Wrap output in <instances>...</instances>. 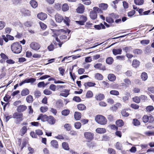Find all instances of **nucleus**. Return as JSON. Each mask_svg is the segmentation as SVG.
I'll list each match as a JSON object with an SVG mask.
<instances>
[{"instance_id":"nucleus-1","label":"nucleus","mask_w":154,"mask_h":154,"mask_svg":"<svg viewBox=\"0 0 154 154\" xmlns=\"http://www.w3.org/2000/svg\"><path fill=\"white\" fill-rule=\"evenodd\" d=\"M12 51L15 54L20 53L22 50V47L19 42H14L11 45Z\"/></svg>"},{"instance_id":"nucleus-2","label":"nucleus","mask_w":154,"mask_h":154,"mask_svg":"<svg viewBox=\"0 0 154 154\" xmlns=\"http://www.w3.org/2000/svg\"><path fill=\"white\" fill-rule=\"evenodd\" d=\"M95 121L100 125H105L106 123V119L105 117L102 115H99L95 117Z\"/></svg>"},{"instance_id":"nucleus-3","label":"nucleus","mask_w":154,"mask_h":154,"mask_svg":"<svg viewBox=\"0 0 154 154\" xmlns=\"http://www.w3.org/2000/svg\"><path fill=\"white\" fill-rule=\"evenodd\" d=\"M23 113H19V112H14L13 115V117L14 119H19L20 120L19 121H17L16 123V124H19L20 121L23 120V119L22 118Z\"/></svg>"},{"instance_id":"nucleus-4","label":"nucleus","mask_w":154,"mask_h":154,"mask_svg":"<svg viewBox=\"0 0 154 154\" xmlns=\"http://www.w3.org/2000/svg\"><path fill=\"white\" fill-rule=\"evenodd\" d=\"M84 135L86 139L88 142L91 141L94 138V134L90 132H86L84 133Z\"/></svg>"},{"instance_id":"nucleus-5","label":"nucleus","mask_w":154,"mask_h":154,"mask_svg":"<svg viewBox=\"0 0 154 154\" xmlns=\"http://www.w3.org/2000/svg\"><path fill=\"white\" fill-rule=\"evenodd\" d=\"M36 81V79L33 78H30L29 79L26 78L24 80L22 81L19 84L20 86H22L23 84L26 83H30L32 84L34 82Z\"/></svg>"},{"instance_id":"nucleus-6","label":"nucleus","mask_w":154,"mask_h":154,"mask_svg":"<svg viewBox=\"0 0 154 154\" xmlns=\"http://www.w3.org/2000/svg\"><path fill=\"white\" fill-rule=\"evenodd\" d=\"M30 47L32 50L37 51L40 49L41 46L39 43L35 42H32L30 44Z\"/></svg>"},{"instance_id":"nucleus-7","label":"nucleus","mask_w":154,"mask_h":154,"mask_svg":"<svg viewBox=\"0 0 154 154\" xmlns=\"http://www.w3.org/2000/svg\"><path fill=\"white\" fill-rule=\"evenodd\" d=\"M48 116L46 115L40 114L37 119V120H41L43 122L47 121Z\"/></svg>"},{"instance_id":"nucleus-8","label":"nucleus","mask_w":154,"mask_h":154,"mask_svg":"<svg viewBox=\"0 0 154 154\" xmlns=\"http://www.w3.org/2000/svg\"><path fill=\"white\" fill-rule=\"evenodd\" d=\"M38 18L40 20H43L47 18V15L46 14L41 12L37 14Z\"/></svg>"},{"instance_id":"nucleus-9","label":"nucleus","mask_w":154,"mask_h":154,"mask_svg":"<svg viewBox=\"0 0 154 154\" xmlns=\"http://www.w3.org/2000/svg\"><path fill=\"white\" fill-rule=\"evenodd\" d=\"M20 12L24 16H29L30 15V11L25 9H22L20 10Z\"/></svg>"},{"instance_id":"nucleus-10","label":"nucleus","mask_w":154,"mask_h":154,"mask_svg":"<svg viewBox=\"0 0 154 154\" xmlns=\"http://www.w3.org/2000/svg\"><path fill=\"white\" fill-rule=\"evenodd\" d=\"M55 18L56 21L58 23H61L63 20V17L60 14H57L55 15Z\"/></svg>"},{"instance_id":"nucleus-11","label":"nucleus","mask_w":154,"mask_h":154,"mask_svg":"<svg viewBox=\"0 0 154 154\" xmlns=\"http://www.w3.org/2000/svg\"><path fill=\"white\" fill-rule=\"evenodd\" d=\"M27 109V107L24 105H21L18 106L17 109V110L18 112H23L25 111Z\"/></svg>"},{"instance_id":"nucleus-12","label":"nucleus","mask_w":154,"mask_h":154,"mask_svg":"<svg viewBox=\"0 0 154 154\" xmlns=\"http://www.w3.org/2000/svg\"><path fill=\"white\" fill-rule=\"evenodd\" d=\"M2 37L3 38V39L6 42H7L8 41V39L10 40H13L14 38L13 36L9 35H7L6 36L5 35H3Z\"/></svg>"},{"instance_id":"nucleus-13","label":"nucleus","mask_w":154,"mask_h":154,"mask_svg":"<svg viewBox=\"0 0 154 154\" xmlns=\"http://www.w3.org/2000/svg\"><path fill=\"white\" fill-rule=\"evenodd\" d=\"M85 9V8L83 5L80 4V5L76 9V11L77 13L81 14L82 13Z\"/></svg>"},{"instance_id":"nucleus-14","label":"nucleus","mask_w":154,"mask_h":154,"mask_svg":"<svg viewBox=\"0 0 154 154\" xmlns=\"http://www.w3.org/2000/svg\"><path fill=\"white\" fill-rule=\"evenodd\" d=\"M47 121L49 124H54L55 122V119L53 116H49L48 117Z\"/></svg>"},{"instance_id":"nucleus-15","label":"nucleus","mask_w":154,"mask_h":154,"mask_svg":"<svg viewBox=\"0 0 154 154\" xmlns=\"http://www.w3.org/2000/svg\"><path fill=\"white\" fill-rule=\"evenodd\" d=\"M112 51L113 54L114 55H116L117 54H121L122 51L121 49H113L112 50Z\"/></svg>"},{"instance_id":"nucleus-16","label":"nucleus","mask_w":154,"mask_h":154,"mask_svg":"<svg viewBox=\"0 0 154 154\" xmlns=\"http://www.w3.org/2000/svg\"><path fill=\"white\" fill-rule=\"evenodd\" d=\"M96 84L94 83H93L91 82H85L84 84V85L86 89L88 88V87H91L94 86Z\"/></svg>"},{"instance_id":"nucleus-17","label":"nucleus","mask_w":154,"mask_h":154,"mask_svg":"<svg viewBox=\"0 0 154 154\" xmlns=\"http://www.w3.org/2000/svg\"><path fill=\"white\" fill-rule=\"evenodd\" d=\"M90 16L91 19L94 20L97 17V14L94 11H92L90 12Z\"/></svg>"},{"instance_id":"nucleus-18","label":"nucleus","mask_w":154,"mask_h":154,"mask_svg":"<svg viewBox=\"0 0 154 154\" xmlns=\"http://www.w3.org/2000/svg\"><path fill=\"white\" fill-rule=\"evenodd\" d=\"M99 7L101 10H106L108 7V5L106 4L102 3L99 4Z\"/></svg>"},{"instance_id":"nucleus-19","label":"nucleus","mask_w":154,"mask_h":154,"mask_svg":"<svg viewBox=\"0 0 154 154\" xmlns=\"http://www.w3.org/2000/svg\"><path fill=\"white\" fill-rule=\"evenodd\" d=\"M116 78L115 75L112 74H110L108 76V79L110 81L113 82L115 81Z\"/></svg>"},{"instance_id":"nucleus-20","label":"nucleus","mask_w":154,"mask_h":154,"mask_svg":"<svg viewBox=\"0 0 154 154\" xmlns=\"http://www.w3.org/2000/svg\"><path fill=\"white\" fill-rule=\"evenodd\" d=\"M74 116L75 119L76 120H79L81 118V114L79 112H75L74 113Z\"/></svg>"},{"instance_id":"nucleus-21","label":"nucleus","mask_w":154,"mask_h":154,"mask_svg":"<svg viewBox=\"0 0 154 154\" xmlns=\"http://www.w3.org/2000/svg\"><path fill=\"white\" fill-rule=\"evenodd\" d=\"M29 93V90L26 88H25L23 89L21 91V95L23 96H25L27 95H28Z\"/></svg>"},{"instance_id":"nucleus-22","label":"nucleus","mask_w":154,"mask_h":154,"mask_svg":"<svg viewBox=\"0 0 154 154\" xmlns=\"http://www.w3.org/2000/svg\"><path fill=\"white\" fill-rule=\"evenodd\" d=\"M95 98L98 100H101L104 98V95L103 94H100L96 96Z\"/></svg>"},{"instance_id":"nucleus-23","label":"nucleus","mask_w":154,"mask_h":154,"mask_svg":"<svg viewBox=\"0 0 154 154\" xmlns=\"http://www.w3.org/2000/svg\"><path fill=\"white\" fill-rule=\"evenodd\" d=\"M140 64V62L137 60H134L132 62V66L136 68Z\"/></svg>"},{"instance_id":"nucleus-24","label":"nucleus","mask_w":154,"mask_h":154,"mask_svg":"<svg viewBox=\"0 0 154 154\" xmlns=\"http://www.w3.org/2000/svg\"><path fill=\"white\" fill-rule=\"evenodd\" d=\"M94 27L96 29L98 30L100 29H105V28L104 26L102 23H101L99 25H95L94 26Z\"/></svg>"},{"instance_id":"nucleus-25","label":"nucleus","mask_w":154,"mask_h":154,"mask_svg":"<svg viewBox=\"0 0 154 154\" xmlns=\"http://www.w3.org/2000/svg\"><path fill=\"white\" fill-rule=\"evenodd\" d=\"M30 4L31 6L33 8H35L38 6L37 2L34 0L31 1L30 2Z\"/></svg>"},{"instance_id":"nucleus-26","label":"nucleus","mask_w":154,"mask_h":154,"mask_svg":"<svg viewBox=\"0 0 154 154\" xmlns=\"http://www.w3.org/2000/svg\"><path fill=\"white\" fill-rule=\"evenodd\" d=\"M141 77L143 81H146L148 79L147 74L145 72H142L141 75Z\"/></svg>"},{"instance_id":"nucleus-27","label":"nucleus","mask_w":154,"mask_h":154,"mask_svg":"<svg viewBox=\"0 0 154 154\" xmlns=\"http://www.w3.org/2000/svg\"><path fill=\"white\" fill-rule=\"evenodd\" d=\"M96 131L98 133L103 134L106 132V130L104 128H98L96 130Z\"/></svg>"},{"instance_id":"nucleus-28","label":"nucleus","mask_w":154,"mask_h":154,"mask_svg":"<svg viewBox=\"0 0 154 154\" xmlns=\"http://www.w3.org/2000/svg\"><path fill=\"white\" fill-rule=\"evenodd\" d=\"M78 109L80 110H85L86 109V107L83 104H79L77 105Z\"/></svg>"},{"instance_id":"nucleus-29","label":"nucleus","mask_w":154,"mask_h":154,"mask_svg":"<svg viewBox=\"0 0 154 154\" xmlns=\"http://www.w3.org/2000/svg\"><path fill=\"white\" fill-rule=\"evenodd\" d=\"M116 124L118 127H121L124 125V123L122 120L119 119L116 121Z\"/></svg>"},{"instance_id":"nucleus-30","label":"nucleus","mask_w":154,"mask_h":154,"mask_svg":"<svg viewBox=\"0 0 154 154\" xmlns=\"http://www.w3.org/2000/svg\"><path fill=\"white\" fill-rule=\"evenodd\" d=\"M93 11H94L96 13L102 14L103 13V11L100 8H98L96 7H95L93 8Z\"/></svg>"},{"instance_id":"nucleus-31","label":"nucleus","mask_w":154,"mask_h":154,"mask_svg":"<svg viewBox=\"0 0 154 154\" xmlns=\"http://www.w3.org/2000/svg\"><path fill=\"white\" fill-rule=\"evenodd\" d=\"M95 77L96 79L99 80H102L103 78V75L99 73H96Z\"/></svg>"},{"instance_id":"nucleus-32","label":"nucleus","mask_w":154,"mask_h":154,"mask_svg":"<svg viewBox=\"0 0 154 154\" xmlns=\"http://www.w3.org/2000/svg\"><path fill=\"white\" fill-rule=\"evenodd\" d=\"M26 100L28 103H32L33 101V98L32 95H28L26 97Z\"/></svg>"},{"instance_id":"nucleus-33","label":"nucleus","mask_w":154,"mask_h":154,"mask_svg":"<svg viewBox=\"0 0 154 154\" xmlns=\"http://www.w3.org/2000/svg\"><path fill=\"white\" fill-rule=\"evenodd\" d=\"M69 9V7L67 4H63L62 6V10L63 11H66Z\"/></svg>"},{"instance_id":"nucleus-34","label":"nucleus","mask_w":154,"mask_h":154,"mask_svg":"<svg viewBox=\"0 0 154 154\" xmlns=\"http://www.w3.org/2000/svg\"><path fill=\"white\" fill-rule=\"evenodd\" d=\"M51 145L54 147L57 148L58 146L57 142L55 140H52L51 142Z\"/></svg>"},{"instance_id":"nucleus-35","label":"nucleus","mask_w":154,"mask_h":154,"mask_svg":"<svg viewBox=\"0 0 154 154\" xmlns=\"http://www.w3.org/2000/svg\"><path fill=\"white\" fill-rule=\"evenodd\" d=\"M113 62V59L112 57H108L106 60V63L109 64H112Z\"/></svg>"},{"instance_id":"nucleus-36","label":"nucleus","mask_w":154,"mask_h":154,"mask_svg":"<svg viewBox=\"0 0 154 154\" xmlns=\"http://www.w3.org/2000/svg\"><path fill=\"white\" fill-rule=\"evenodd\" d=\"M132 123L135 126L139 125L140 124V122L137 119H133Z\"/></svg>"},{"instance_id":"nucleus-37","label":"nucleus","mask_w":154,"mask_h":154,"mask_svg":"<svg viewBox=\"0 0 154 154\" xmlns=\"http://www.w3.org/2000/svg\"><path fill=\"white\" fill-rule=\"evenodd\" d=\"M27 130V128L26 126H23L20 130L21 135H23L26 132Z\"/></svg>"},{"instance_id":"nucleus-38","label":"nucleus","mask_w":154,"mask_h":154,"mask_svg":"<svg viewBox=\"0 0 154 154\" xmlns=\"http://www.w3.org/2000/svg\"><path fill=\"white\" fill-rule=\"evenodd\" d=\"M62 146L63 148L66 150H69V147L67 143L66 142H63L62 144Z\"/></svg>"},{"instance_id":"nucleus-39","label":"nucleus","mask_w":154,"mask_h":154,"mask_svg":"<svg viewBox=\"0 0 154 154\" xmlns=\"http://www.w3.org/2000/svg\"><path fill=\"white\" fill-rule=\"evenodd\" d=\"M24 25L25 26L27 27H30L32 26L33 23L31 21H27L24 23Z\"/></svg>"},{"instance_id":"nucleus-40","label":"nucleus","mask_w":154,"mask_h":154,"mask_svg":"<svg viewBox=\"0 0 154 154\" xmlns=\"http://www.w3.org/2000/svg\"><path fill=\"white\" fill-rule=\"evenodd\" d=\"M127 110L123 109L121 112L122 116L124 117H128L129 115V113L127 112Z\"/></svg>"},{"instance_id":"nucleus-41","label":"nucleus","mask_w":154,"mask_h":154,"mask_svg":"<svg viewBox=\"0 0 154 154\" xmlns=\"http://www.w3.org/2000/svg\"><path fill=\"white\" fill-rule=\"evenodd\" d=\"M124 81L125 83V85L126 86H128L131 85V82L129 79H124Z\"/></svg>"},{"instance_id":"nucleus-42","label":"nucleus","mask_w":154,"mask_h":154,"mask_svg":"<svg viewBox=\"0 0 154 154\" xmlns=\"http://www.w3.org/2000/svg\"><path fill=\"white\" fill-rule=\"evenodd\" d=\"M93 95V94L92 92L90 91H87L86 94V96L87 98H90L92 97Z\"/></svg>"},{"instance_id":"nucleus-43","label":"nucleus","mask_w":154,"mask_h":154,"mask_svg":"<svg viewBox=\"0 0 154 154\" xmlns=\"http://www.w3.org/2000/svg\"><path fill=\"white\" fill-rule=\"evenodd\" d=\"M57 31L58 32H63V33H66L67 32L68 34H69L71 32V31L68 29H67L66 31L63 29H58L57 30Z\"/></svg>"},{"instance_id":"nucleus-44","label":"nucleus","mask_w":154,"mask_h":154,"mask_svg":"<svg viewBox=\"0 0 154 154\" xmlns=\"http://www.w3.org/2000/svg\"><path fill=\"white\" fill-rule=\"evenodd\" d=\"M115 147L117 149L121 150L122 149V146L121 144L119 142H117L116 143Z\"/></svg>"},{"instance_id":"nucleus-45","label":"nucleus","mask_w":154,"mask_h":154,"mask_svg":"<svg viewBox=\"0 0 154 154\" xmlns=\"http://www.w3.org/2000/svg\"><path fill=\"white\" fill-rule=\"evenodd\" d=\"M132 49V48L131 46L123 48V50L126 53L131 51Z\"/></svg>"},{"instance_id":"nucleus-46","label":"nucleus","mask_w":154,"mask_h":154,"mask_svg":"<svg viewBox=\"0 0 154 154\" xmlns=\"http://www.w3.org/2000/svg\"><path fill=\"white\" fill-rule=\"evenodd\" d=\"M135 3L138 5H141L143 4V0H134Z\"/></svg>"},{"instance_id":"nucleus-47","label":"nucleus","mask_w":154,"mask_h":154,"mask_svg":"<svg viewBox=\"0 0 154 154\" xmlns=\"http://www.w3.org/2000/svg\"><path fill=\"white\" fill-rule=\"evenodd\" d=\"M110 94H111L117 96L119 94V93L117 91L115 90H112L110 92Z\"/></svg>"},{"instance_id":"nucleus-48","label":"nucleus","mask_w":154,"mask_h":154,"mask_svg":"<svg viewBox=\"0 0 154 154\" xmlns=\"http://www.w3.org/2000/svg\"><path fill=\"white\" fill-rule=\"evenodd\" d=\"M81 124L79 122H77L74 124V126L75 128L77 129H80L81 126Z\"/></svg>"},{"instance_id":"nucleus-49","label":"nucleus","mask_w":154,"mask_h":154,"mask_svg":"<svg viewBox=\"0 0 154 154\" xmlns=\"http://www.w3.org/2000/svg\"><path fill=\"white\" fill-rule=\"evenodd\" d=\"M64 127L66 130L68 131H69L71 129V127L70 125L69 124H65L64 125Z\"/></svg>"},{"instance_id":"nucleus-50","label":"nucleus","mask_w":154,"mask_h":154,"mask_svg":"<svg viewBox=\"0 0 154 154\" xmlns=\"http://www.w3.org/2000/svg\"><path fill=\"white\" fill-rule=\"evenodd\" d=\"M62 114L64 116L68 115L69 113V111L68 109L63 110L61 112Z\"/></svg>"},{"instance_id":"nucleus-51","label":"nucleus","mask_w":154,"mask_h":154,"mask_svg":"<svg viewBox=\"0 0 154 154\" xmlns=\"http://www.w3.org/2000/svg\"><path fill=\"white\" fill-rule=\"evenodd\" d=\"M133 53L136 54H140L142 53V51L139 49H136L133 50Z\"/></svg>"},{"instance_id":"nucleus-52","label":"nucleus","mask_w":154,"mask_h":154,"mask_svg":"<svg viewBox=\"0 0 154 154\" xmlns=\"http://www.w3.org/2000/svg\"><path fill=\"white\" fill-rule=\"evenodd\" d=\"M143 121L144 123H146L149 122V116L144 115L143 117Z\"/></svg>"},{"instance_id":"nucleus-53","label":"nucleus","mask_w":154,"mask_h":154,"mask_svg":"<svg viewBox=\"0 0 154 154\" xmlns=\"http://www.w3.org/2000/svg\"><path fill=\"white\" fill-rule=\"evenodd\" d=\"M108 152L109 154H115L116 153L115 150L111 148H109L108 149Z\"/></svg>"},{"instance_id":"nucleus-54","label":"nucleus","mask_w":154,"mask_h":154,"mask_svg":"<svg viewBox=\"0 0 154 154\" xmlns=\"http://www.w3.org/2000/svg\"><path fill=\"white\" fill-rule=\"evenodd\" d=\"M146 109L147 111L151 112L154 109V107L152 106H149L146 107Z\"/></svg>"},{"instance_id":"nucleus-55","label":"nucleus","mask_w":154,"mask_h":154,"mask_svg":"<svg viewBox=\"0 0 154 154\" xmlns=\"http://www.w3.org/2000/svg\"><path fill=\"white\" fill-rule=\"evenodd\" d=\"M87 18L86 16L82 15L80 17V20L84 22V23L87 20Z\"/></svg>"},{"instance_id":"nucleus-56","label":"nucleus","mask_w":154,"mask_h":154,"mask_svg":"<svg viewBox=\"0 0 154 154\" xmlns=\"http://www.w3.org/2000/svg\"><path fill=\"white\" fill-rule=\"evenodd\" d=\"M35 96L36 98H38L41 96V93L39 91L36 90L35 92Z\"/></svg>"},{"instance_id":"nucleus-57","label":"nucleus","mask_w":154,"mask_h":154,"mask_svg":"<svg viewBox=\"0 0 154 154\" xmlns=\"http://www.w3.org/2000/svg\"><path fill=\"white\" fill-rule=\"evenodd\" d=\"M93 25L92 23L90 22H88L86 23L85 27L88 28H91Z\"/></svg>"},{"instance_id":"nucleus-58","label":"nucleus","mask_w":154,"mask_h":154,"mask_svg":"<svg viewBox=\"0 0 154 154\" xmlns=\"http://www.w3.org/2000/svg\"><path fill=\"white\" fill-rule=\"evenodd\" d=\"M5 23L3 21H0V30L2 29L5 26Z\"/></svg>"},{"instance_id":"nucleus-59","label":"nucleus","mask_w":154,"mask_h":154,"mask_svg":"<svg viewBox=\"0 0 154 154\" xmlns=\"http://www.w3.org/2000/svg\"><path fill=\"white\" fill-rule=\"evenodd\" d=\"M48 109V107L46 106L41 107L40 108V111L42 112H44L47 111Z\"/></svg>"},{"instance_id":"nucleus-60","label":"nucleus","mask_w":154,"mask_h":154,"mask_svg":"<svg viewBox=\"0 0 154 154\" xmlns=\"http://www.w3.org/2000/svg\"><path fill=\"white\" fill-rule=\"evenodd\" d=\"M47 85V84H46V85L45 84V82H39L37 85L38 87L39 88L41 87H44Z\"/></svg>"},{"instance_id":"nucleus-61","label":"nucleus","mask_w":154,"mask_h":154,"mask_svg":"<svg viewBox=\"0 0 154 154\" xmlns=\"http://www.w3.org/2000/svg\"><path fill=\"white\" fill-rule=\"evenodd\" d=\"M102 66V65L100 63L96 64L94 66V67L97 69H103L101 67Z\"/></svg>"},{"instance_id":"nucleus-62","label":"nucleus","mask_w":154,"mask_h":154,"mask_svg":"<svg viewBox=\"0 0 154 154\" xmlns=\"http://www.w3.org/2000/svg\"><path fill=\"white\" fill-rule=\"evenodd\" d=\"M133 99L134 101L137 103H140V102L139 97H136L134 98H133Z\"/></svg>"},{"instance_id":"nucleus-63","label":"nucleus","mask_w":154,"mask_h":154,"mask_svg":"<svg viewBox=\"0 0 154 154\" xmlns=\"http://www.w3.org/2000/svg\"><path fill=\"white\" fill-rule=\"evenodd\" d=\"M39 24L40 25L41 28L43 29H45L47 27V26L43 23L40 22H39Z\"/></svg>"},{"instance_id":"nucleus-64","label":"nucleus","mask_w":154,"mask_h":154,"mask_svg":"<svg viewBox=\"0 0 154 154\" xmlns=\"http://www.w3.org/2000/svg\"><path fill=\"white\" fill-rule=\"evenodd\" d=\"M44 93L46 95H49L52 94V92L48 89H45L44 91Z\"/></svg>"}]
</instances>
